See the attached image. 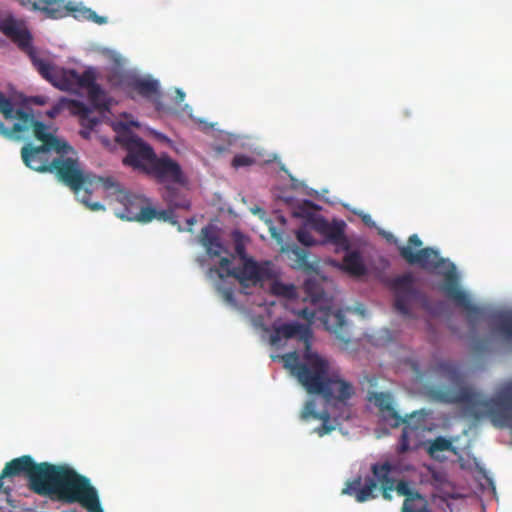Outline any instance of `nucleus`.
I'll list each match as a JSON object with an SVG mask.
<instances>
[{"label": "nucleus", "instance_id": "obj_33", "mask_svg": "<svg viewBox=\"0 0 512 512\" xmlns=\"http://www.w3.org/2000/svg\"><path fill=\"white\" fill-rule=\"evenodd\" d=\"M318 420H321L322 423L315 429V432L320 437L331 433L335 429V426L330 422V414L327 411H324V414Z\"/></svg>", "mask_w": 512, "mask_h": 512}, {"label": "nucleus", "instance_id": "obj_38", "mask_svg": "<svg viewBox=\"0 0 512 512\" xmlns=\"http://www.w3.org/2000/svg\"><path fill=\"white\" fill-rule=\"evenodd\" d=\"M251 212L253 214H256L259 216V219L261 221H264L266 224H272V220L270 219H266L265 215H266V212L259 206H255V207H252L251 209Z\"/></svg>", "mask_w": 512, "mask_h": 512}, {"label": "nucleus", "instance_id": "obj_32", "mask_svg": "<svg viewBox=\"0 0 512 512\" xmlns=\"http://www.w3.org/2000/svg\"><path fill=\"white\" fill-rule=\"evenodd\" d=\"M324 414L323 412L316 411V403L314 400H309L305 403L302 411H301V419L304 421H308L309 419L318 420Z\"/></svg>", "mask_w": 512, "mask_h": 512}, {"label": "nucleus", "instance_id": "obj_30", "mask_svg": "<svg viewBox=\"0 0 512 512\" xmlns=\"http://www.w3.org/2000/svg\"><path fill=\"white\" fill-rule=\"evenodd\" d=\"M495 331L507 342L512 343V314L498 317Z\"/></svg>", "mask_w": 512, "mask_h": 512}, {"label": "nucleus", "instance_id": "obj_47", "mask_svg": "<svg viewBox=\"0 0 512 512\" xmlns=\"http://www.w3.org/2000/svg\"><path fill=\"white\" fill-rule=\"evenodd\" d=\"M356 311L361 314L362 316L365 315V308L361 305V306H358L356 307Z\"/></svg>", "mask_w": 512, "mask_h": 512}, {"label": "nucleus", "instance_id": "obj_15", "mask_svg": "<svg viewBox=\"0 0 512 512\" xmlns=\"http://www.w3.org/2000/svg\"><path fill=\"white\" fill-rule=\"evenodd\" d=\"M318 320L327 331L333 333L344 345L350 342L348 325L342 310H334L330 306H320Z\"/></svg>", "mask_w": 512, "mask_h": 512}, {"label": "nucleus", "instance_id": "obj_44", "mask_svg": "<svg viewBox=\"0 0 512 512\" xmlns=\"http://www.w3.org/2000/svg\"><path fill=\"white\" fill-rule=\"evenodd\" d=\"M279 228H280V226H274V225L269 226L271 236L278 240H280Z\"/></svg>", "mask_w": 512, "mask_h": 512}, {"label": "nucleus", "instance_id": "obj_28", "mask_svg": "<svg viewBox=\"0 0 512 512\" xmlns=\"http://www.w3.org/2000/svg\"><path fill=\"white\" fill-rule=\"evenodd\" d=\"M282 251L287 253L288 258L292 262L291 266L293 268L305 270L311 268L308 261V253L305 249L293 244L287 248H282Z\"/></svg>", "mask_w": 512, "mask_h": 512}, {"label": "nucleus", "instance_id": "obj_27", "mask_svg": "<svg viewBox=\"0 0 512 512\" xmlns=\"http://www.w3.org/2000/svg\"><path fill=\"white\" fill-rule=\"evenodd\" d=\"M305 299L312 304L325 302V292L320 281L316 278H308L303 284Z\"/></svg>", "mask_w": 512, "mask_h": 512}, {"label": "nucleus", "instance_id": "obj_37", "mask_svg": "<svg viewBox=\"0 0 512 512\" xmlns=\"http://www.w3.org/2000/svg\"><path fill=\"white\" fill-rule=\"evenodd\" d=\"M253 163H254L253 158H251L247 155H244V154H238V155L234 156V158L232 160V166L235 168L250 166Z\"/></svg>", "mask_w": 512, "mask_h": 512}, {"label": "nucleus", "instance_id": "obj_23", "mask_svg": "<svg viewBox=\"0 0 512 512\" xmlns=\"http://www.w3.org/2000/svg\"><path fill=\"white\" fill-rule=\"evenodd\" d=\"M215 226H203L200 238L202 245L206 248L210 256H221L226 253V249L221 243L216 231Z\"/></svg>", "mask_w": 512, "mask_h": 512}, {"label": "nucleus", "instance_id": "obj_22", "mask_svg": "<svg viewBox=\"0 0 512 512\" xmlns=\"http://www.w3.org/2000/svg\"><path fill=\"white\" fill-rule=\"evenodd\" d=\"M31 9L43 12L48 18L60 19L67 16V3L64 0H27Z\"/></svg>", "mask_w": 512, "mask_h": 512}, {"label": "nucleus", "instance_id": "obj_40", "mask_svg": "<svg viewBox=\"0 0 512 512\" xmlns=\"http://www.w3.org/2000/svg\"><path fill=\"white\" fill-rule=\"evenodd\" d=\"M29 101L32 104L42 106V105H45L47 103L48 98L46 96H33V97L30 98Z\"/></svg>", "mask_w": 512, "mask_h": 512}, {"label": "nucleus", "instance_id": "obj_29", "mask_svg": "<svg viewBox=\"0 0 512 512\" xmlns=\"http://www.w3.org/2000/svg\"><path fill=\"white\" fill-rule=\"evenodd\" d=\"M276 276L272 279H267L262 282L264 284L265 281H271L270 292L275 296H281L287 299H293L296 297V288L293 284H285L277 280L278 272L275 270ZM261 287L263 285H260Z\"/></svg>", "mask_w": 512, "mask_h": 512}, {"label": "nucleus", "instance_id": "obj_10", "mask_svg": "<svg viewBox=\"0 0 512 512\" xmlns=\"http://www.w3.org/2000/svg\"><path fill=\"white\" fill-rule=\"evenodd\" d=\"M393 469V465L388 461L384 463H375L371 466L373 477H366L364 485L361 486L362 478L358 476L352 481L347 482L342 493L354 496L356 501L360 503L374 499L376 498V494H374V492L377 489V483H379L380 486L394 484L395 480L391 476Z\"/></svg>", "mask_w": 512, "mask_h": 512}, {"label": "nucleus", "instance_id": "obj_39", "mask_svg": "<svg viewBox=\"0 0 512 512\" xmlns=\"http://www.w3.org/2000/svg\"><path fill=\"white\" fill-rule=\"evenodd\" d=\"M381 490H382L383 498L385 500H391L392 496H391L390 492L394 490V484H389V485L381 486Z\"/></svg>", "mask_w": 512, "mask_h": 512}, {"label": "nucleus", "instance_id": "obj_24", "mask_svg": "<svg viewBox=\"0 0 512 512\" xmlns=\"http://www.w3.org/2000/svg\"><path fill=\"white\" fill-rule=\"evenodd\" d=\"M22 111V109H15L12 101L0 91V114L3 115L4 119L17 121L18 114L22 113ZM0 134L11 138V128H6L1 121Z\"/></svg>", "mask_w": 512, "mask_h": 512}, {"label": "nucleus", "instance_id": "obj_42", "mask_svg": "<svg viewBox=\"0 0 512 512\" xmlns=\"http://www.w3.org/2000/svg\"><path fill=\"white\" fill-rule=\"evenodd\" d=\"M440 290L448 293V271L443 272L442 281L440 283Z\"/></svg>", "mask_w": 512, "mask_h": 512}, {"label": "nucleus", "instance_id": "obj_52", "mask_svg": "<svg viewBox=\"0 0 512 512\" xmlns=\"http://www.w3.org/2000/svg\"><path fill=\"white\" fill-rule=\"evenodd\" d=\"M177 92H178V97H180L181 100H182L184 98V96H185L184 93L181 92L180 90H178Z\"/></svg>", "mask_w": 512, "mask_h": 512}, {"label": "nucleus", "instance_id": "obj_35", "mask_svg": "<svg viewBox=\"0 0 512 512\" xmlns=\"http://www.w3.org/2000/svg\"><path fill=\"white\" fill-rule=\"evenodd\" d=\"M351 212L353 213V215L355 217H348V220L353 222V221H356V220H361L363 224L365 225H368V224H375L372 219H371V216L367 213H365L363 210H360V209H353L351 210Z\"/></svg>", "mask_w": 512, "mask_h": 512}, {"label": "nucleus", "instance_id": "obj_34", "mask_svg": "<svg viewBox=\"0 0 512 512\" xmlns=\"http://www.w3.org/2000/svg\"><path fill=\"white\" fill-rule=\"evenodd\" d=\"M70 109L72 113L79 115L82 119H87L91 113V109L79 100H70Z\"/></svg>", "mask_w": 512, "mask_h": 512}, {"label": "nucleus", "instance_id": "obj_19", "mask_svg": "<svg viewBox=\"0 0 512 512\" xmlns=\"http://www.w3.org/2000/svg\"><path fill=\"white\" fill-rule=\"evenodd\" d=\"M293 217L302 220V224H329L321 215V207L310 200L298 203L292 210ZM330 224H345L343 220L334 219Z\"/></svg>", "mask_w": 512, "mask_h": 512}, {"label": "nucleus", "instance_id": "obj_31", "mask_svg": "<svg viewBox=\"0 0 512 512\" xmlns=\"http://www.w3.org/2000/svg\"><path fill=\"white\" fill-rule=\"evenodd\" d=\"M427 450L432 458H437L439 452L448 451V438H436L434 441L430 442Z\"/></svg>", "mask_w": 512, "mask_h": 512}, {"label": "nucleus", "instance_id": "obj_5", "mask_svg": "<svg viewBox=\"0 0 512 512\" xmlns=\"http://www.w3.org/2000/svg\"><path fill=\"white\" fill-rule=\"evenodd\" d=\"M168 209L156 208L152 201L146 197L134 194H124L121 196L120 202L123 206L122 210L117 212V216L126 221L151 222L158 220L169 222L170 224H178L175 219V209H188L190 202L181 196L176 189H168L166 196Z\"/></svg>", "mask_w": 512, "mask_h": 512}, {"label": "nucleus", "instance_id": "obj_13", "mask_svg": "<svg viewBox=\"0 0 512 512\" xmlns=\"http://www.w3.org/2000/svg\"><path fill=\"white\" fill-rule=\"evenodd\" d=\"M344 228L345 226H300L297 239L305 246L331 244L337 251H344L350 246Z\"/></svg>", "mask_w": 512, "mask_h": 512}, {"label": "nucleus", "instance_id": "obj_20", "mask_svg": "<svg viewBox=\"0 0 512 512\" xmlns=\"http://www.w3.org/2000/svg\"><path fill=\"white\" fill-rule=\"evenodd\" d=\"M394 490L399 495L405 496L401 512H430L427 509L425 497L411 489L408 482L400 480L396 485L394 484Z\"/></svg>", "mask_w": 512, "mask_h": 512}, {"label": "nucleus", "instance_id": "obj_7", "mask_svg": "<svg viewBox=\"0 0 512 512\" xmlns=\"http://www.w3.org/2000/svg\"><path fill=\"white\" fill-rule=\"evenodd\" d=\"M379 409L382 420L389 426L396 428L403 426L398 451L405 453L411 449V440L425 430V416L423 411H415L402 417L393 405V398L388 392H374L369 397Z\"/></svg>", "mask_w": 512, "mask_h": 512}, {"label": "nucleus", "instance_id": "obj_6", "mask_svg": "<svg viewBox=\"0 0 512 512\" xmlns=\"http://www.w3.org/2000/svg\"><path fill=\"white\" fill-rule=\"evenodd\" d=\"M450 452L458 455L457 462L463 473L461 476L464 483L458 481L454 476L453 482L450 481V500L471 498L478 491L487 499L496 496V488L492 479L486 471L480 466L477 459L469 452L458 454L452 446L450 439Z\"/></svg>", "mask_w": 512, "mask_h": 512}, {"label": "nucleus", "instance_id": "obj_45", "mask_svg": "<svg viewBox=\"0 0 512 512\" xmlns=\"http://www.w3.org/2000/svg\"><path fill=\"white\" fill-rule=\"evenodd\" d=\"M223 296L227 302H233L234 301V295L232 290H225L223 291Z\"/></svg>", "mask_w": 512, "mask_h": 512}, {"label": "nucleus", "instance_id": "obj_56", "mask_svg": "<svg viewBox=\"0 0 512 512\" xmlns=\"http://www.w3.org/2000/svg\"><path fill=\"white\" fill-rule=\"evenodd\" d=\"M63 512H75V511H63Z\"/></svg>", "mask_w": 512, "mask_h": 512}, {"label": "nucleus", "instance_id": "obj_50", "mask_svg": "<svg viewBox=\"0 0 512 512\" xmlns=\"http://www.w3.org/2000/svg\"><path fill=\"white\" fill-rule=\"evenodd\" d=\"M178 231H179V232L191 231V229H188V228L183 227V226H178Z\"/></svg>", "mask_w": 512, "mask_h": 512}, {"label": "nucleus", "instance_id": "obj_48", "mask_svg": "<svg viewBox=\"0 0 512 512\" xmlns=\"http://www.w3.org/2000/svg\"><path fill=\"white\" fill-rule=\"evenodd\" d=\"M195 222H196V220L194 218L186 219V224H188V225L195 224Z\"/></svg>", "mask_w": 512, "mask_h": 512}, {"label": "nucleus", "instance_id": "obj_53", "mask_svg": "<svg viewBox=\"0 0 512 512\" xmlns=\"http://www.w3.org/2000/svg\"><path fill=\"white\" fill-rule=\"evenodd\" d=\"M21 4L24 5V6L31 5V3H28L27 0H22Z\"/></svg>", "mask_w": 512, "mask_h": 512}, {"label": "nucleus", "instance_id": "obj_21", "mask_svg": "<svg viewBox=\"0 0 512 512\" xmlns=\"http://www.w3.org/2000/svg\"><path fill=\"white\" fill-rule=\"evenodd\" d=\"M152 169L154 174L162 180H170L173 182L181 181V168L177 162L169 157H155L152 163Z\"/></svg>", "mask_w": 512, "mask_h": 512}, {"label": "nucleus", "instance_id": "obj_4", "mask_svg": "<svg viewBox=\"0 0 512 512\" xmlns=\"http://www.w3.org/2000/svg\"><path fill=\"white\" fill-rule=\"evenodd\" d=\"M59 155L52 159L51 173H55L62 183L71 188L86 208L93 212L104 210L100 202L91 201V194L99 187L106 190L114 188L116 186L114 179L84 173L77 159L64 157L66 154Z\"/></svg>", "mask_w": 512, "mask_h": 512}, {"label": "nucleus", "instance_id": "obj_9", "mask_svg": "<svg viewBox=\"0 0 512 512\" xmlns=\"http://www.w3.org/2000/svg\"><path fill=\"white\" fill-rule=\"evenodd\" d=\"M236 251L243 259L241 267H232V261L229 257H222L219 262V277L232 276L236 278L244 287L262 285L267 279L276 276L275 265L271 261L257 262L245 255L244 247L236 245Z\"/></svg>", "mask_w": 512, "mask_h": 512}, {"label": "nucleus", "instance_id": "obj_18", "mask_svg": "<svg viewBox=\"0 0 512 512\" xmlns=\"http://www.w3.org/2000/svg\"><path fill=\"white\" fill-rule=\"evenodd\" d=\"M51 151H53L52 147H46L43 145L33 146L32 144H26L21 149V156L24 164L30 169L37 172H51Z\"/></svg>", "mask_w": 512, "mask_h": 512}, {"label": "nucleus", "instance_id": "obj_12", "mask_svg": "<svg viewBox=\"0 0 512 512\" xmlns=\"http://www.w3.org/2000/svg\"><path fill=\"white\" fill-rule=\"evenodd\" d=\"M33 130L34 137L42 142L43 146L52 147L58 154H69L74 152L73 148L53 133L48 131V127L41 121L35 120L29 112L22 111L18 114V120L11 127V138L19 137V134Z\"/></svg>", "mask_w": 512, "mask_h": 512}, {"label": "nucleus", "instance_id": "obj_2", "mask_svg": "<svg viewBox=\"0 0 512 512\" xmlns=\"http://www.w3.org/2000/svg\"><path fill=\"white\" fill-rule=\"evenodd\" d=\"M291 338H298L303 342L305 347L303 361H300L296 351L275 356L273 359H281L284 367L297 378L307 393L320 395L328 403L346 404L355 393L354 387L338 373H330L328 361L311 351L313 333L308 325L297 322L274 325L270 344L276 346L282 339Z\"/></svg>", "mask_w": 512, "mask_h": 512}, {"label": "nucleus", "instance_id": "obj_1", "mask_svg": "<svg viewBox=\"0 0 512 512\" xmlns=\"http://www.w3.org/2000/svg\"><path fill=\"white\" fill-rule=\"evenodd\" d=\"M25 476L29 489L37 495L67 504L78 503L87 512H101L97 489L88 477L67 464L36 463L30 455L14 458L0 474V493L11 495L12 486L4 480Z\"/></svg>", "mask_w": 512, "mask_h": 512}, {"label": "nucleus", "instance_id": "obj_54", "mask_svg": "<svg viewBox=\"0 0 512 512\" xmlns=\"http://www.w3.org/2000/svg\"><path fill=\"white\" fill-rule=\"evenodd\" d=\"M90 122H91V127H92V126H94L97 123V120L96 119H91Z\"/></svg>", "mask_w": 512, "mask_h": 512}, {"label": "nucleus", "instance_id": "obj_26", "mask_svg": "<svg viewBox=\"0 0 512 512\" xmlns=\"http://www.w3.org/2000/svg\"><path fill=\"white\" fill-rule=\"evenodd\" d=\"M343 269L352 276H363L366 274V266L358 251L347 253L343 258Z\"/></svg>", "mask_w": 512, "mask_h": 512}, {"label": "nucleus", "instance_id": "obj_55", "mask_svg": "<svg viewBox=\"0 0 512 512\" xmlns=\"http://www.w3.org/2000/svg\"><path fill=\"white\" fill-rule=\"evenodd\" d=\"M100 509H101V512H104V511H103V508H102V506H101V505H100Z\"/></svg>", "mask_w": 512, "mask_h": 512}, {"label": "nucleus", "instance_id": "obj_16", "mask_svg": "<svg viewBox=\"0 0 512 512\" xmlns=\"http://www.w3.org/2000/svg\"><path fill=\"white\" fill-rule=\"evenodd\" d=\"M450 303L460 307L469 315L478 316L481 311L471 299L470 294L461 286V275L454 263L450 262Z\"/></svg>", "mask_w": 512, "mask_h": 512}, {"label": "nucleus", "instance_id": "obj_36", "mask_svg": "<svg viewBox=\"0 0 512 512\" xmlns=\"http://www.w3.org/2000/svg\"><path fill=\"white\" fill-rule=\"evenodd\" d=\"M298 316L305 319L308 322L307 325L310 327V324H312L315 319L318 320L319 309L312 310L309 308H303L298 312Z\"/></svg>", "mask_w": 512, "mask_h": 512}, {"label": "nucleus", "instance_id": "obj_8", "mask_svg": "<svg viewBox=\"0 0 512 512\" xmlns=\"http://www.w3.org/2000/svg\"><path fill=\"white\" fill-rule=\"evenodd\" d=\"M106 81L110 88L124 91L132 99L139 95L151 100L156 110L160 111L163 109L160 101L159 82L157 80L144 79L130 70L114 66L107 70Z\"/></svg>", "mask_w": 512, "mask_h": 512}, {"label": "nucleus", "instance_id": "obj_49", "mask_svg": "<svg viewBox=\"0 0 512 512\" xmlns=\"http://www.w3.org/2000/svg\"><path fill=\"white\" fill-rule=\"evenodd\" d=\"M449 373H450V380H452V379H453V377H454V374H455V370L452 368V366H451V365H450Z\"/></svg>", "mask_w": 512, "mask_h": 512}, {"label": "nucleus", "instance_id": "obj_43", "mask_svg": "<svg viewBox=\"0 0 512 512\" xmlns=\"http://www.w3.org/2000/svg\"><path fill=\"white\" fill-rule=\"evenodd\" d=\"M62 107L60 104L54 105L50 110L46 112L47 116L50 118H55L61 111Z\"/></svg>", "mask_w": 512, "mask_h": 512}, {"label": "nucleus", "instance_id": "obj_46", "mask_svg": "<svg viewBox=\"0 0 512 512\" xmlns=\"http://www.w3.org/2000/svg\"><path fill=\"white\" fill-rule=\"evenodd\" d=\"M440 399L444 402H448V392H442L440 395Z\"/></svg>", "mask_w": 512, "mask_h": 512}, {"label": "nucleus", "instance_id": "obj_14", "mask_svg": "<svg viewBox=\"0 0 512 512\" xmlns=\"http://www.w3.org/2000/svg\"><path fill=\"white\" fill-rule=\"evenodd\" d=\"M391 288L395 294L394 307L403 316L410 315L411 302L417 297L412 275L405 274L394 278Z\"/></svg>", "mask_w": 512, "mask_h": 512}, {"label": "nucleus", "instance_id": "obj_17", "mask_svg": "<svg viewBox=\"0 0 512 512\" xmlns=\"http://www.w3.org/2000/svg\"><path fill=\"white\" fill-rule=\"evenodd\" d=\"M400 255L410 265H417L428 271H434L445 262L444 259L440 258L439 253L432 248L415 251L410 246H402Z\"/></svg>", "mask_w": 512, "mask_h": 512}, {"label": "nucleus", "instance_id": "obj_51", "mask_svg": "<svg viewBox=\"0 0 512 512\" xmlns=\"http://www.w3.org/2000/svg\"><path fill=\"white\" fill-rule=\"evenodd\" d=\"M278 220H279L280 224H286V219L283 216H280L278 218Z\"/></svg>", "mask_w": 512, "mask_h": 512}, {"label": "nucleus", "instance_id": "obj_25", "mask_svg": "<svg viewBox=\"0 0 512 512\" xmlns=\"http://www.w3.org/2000/svg\"><path fill=\"white\" fill-rule=\"evenodd\" d=\"M71 14L77 20H88L96 24L103 25L107 23V17L99 16L90 8L75 4L67 3V15Z\"/></svg>", "mask_w": 512, "mask_h": 512}, {"label": "nucleus", "instance_id": "obj_41", "mask_svg": "<svg viewBox=\"0 0 512 512\" xmlns=\"http://www.w3.org/2000/svg\"><path fill=\"white\" fill-rule=\"evenodd\" d=\"M421 245H422V242L417 235L414 234L409 237L407 246H410L414 249V248L420 247Z\"/></svg>", "mask_w": 512, "mask_h": 512}, {"label": "nucleus", "instance_id": "obj_11", "mask_svg": "<svg viewBox=\"0 0 512 512\" xmlns=\"http://www.w3.org/2000/svg\"><path fill=\"white\" fill-rule=\"evenodd\" d=\"M115 131V141L127 151L123 163L137 169H144L146 164H152L156 155L150 145L135 135L125 124L118 123Z\"/></svg>", "mask_w": 512, "mask_h": 512}, {"label": "nucleus", "instance_id": "obj_3", "mask_svg": "<svg viewBox=\"0 0 512 512\" xmlns=\"http://www.w3.org/2000/svg\"><path fill=\"white\" fill-rule=\"evenodd\" d=\"M0 30L22 51L28 53L39 74L54 87L63 91H72L76 88L86 89L92 106L101 111H109L111 99L105 90L97 84L98 75L95 68L89 67L79 74L74 69L61 68L36 57L30 32L14 18L4 19L0 23Z\"/></svg>", "mask_w": 512, "mask_h": 512}]
</instances>
